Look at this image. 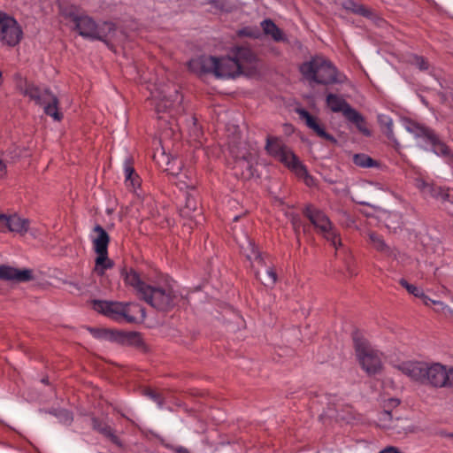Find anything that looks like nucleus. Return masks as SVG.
Wrapping results in <instances>:
<instances>
[{"label":"nucleus","instance_id":"obj_5","mask_svg":"<svg viewBox=\"0 0 453 453\" xmlns=\"http://www.w3.org/2000/svg\"><path fill=\"white\" fill-rule=\"evenodd\" d=\"M399 371L413 380L434 387H446L447 369L440 364L428 365L422 362H403L398 365Z\"/></svg>","mask_w":453,"mask_h":453},{"label":"nucleus","instance_id":"obj_19","mask_svg":"<svg viewBox=\"0 0 453 453\" xmlns=\"http://www.w3.org/2000/svg\"><path fill=\"white\" fill-rule=\"evenodd\" d=\"M126 186L134 192L141 186V178L134 168V160L131 157H127L123 164Z\"/></svg>","mask_w":453,"mask_h":453},{"label":"nucleus","instance_id":"obj_42","mask_svg":"<svg viewBox=\"0 0 453 453\" xmlns=\"http://www.w3.org/2000/svg\"><path fill=\"white\" fill-rule=\"evenodd\" d=\"M177 453H189L188 450L186 448L179 447L176 449Z\"/></svg>","mask_w":453,"mask_h":453},{"label":"nucleus","instance_id":"obj_36","mask_svg":"<svg viewBox=\"0 0 453 453\" xmlns=\"http://www.w3.org/2000/svg\"><path fill=\"white\" fill-rule=\"evenodd\" d=\"M447 386L449 387H453V368L449 369V371H447Z\"/></svg>","mask_w":453,"mask_h":453},{"label":"nucleus","instance_id":"obj_13","mask_svg":"<svg viewBox=\"0 0 453 453\" xmlns=\"http://www.w3.org/2000/svg\"><path fill=\"white\" fill-rule=\"evenodd\" d=\"M414 185L425 197L429 196L438 199L441 203H450L453 204V194H450L449 188L435 186L428 179L421 176L415 179Z\"/></svg>","mask_w":453,"mask_h":453},{"label":"nucleus","instance_id":"obj_30","mask_svg":"<svg viewBox=\"0 0 453 453\" xmlns=\"http://www.w3.org/2000/svg\"><path fill=\"white\" fill-rule=\"evenodd\" d=\"M344 7L347 10H351L355 13L365 15L366 14V9L362 6L355 4L353 1H347L344 4Z\"/></svg>","mask_w":453,"mask_h":453},{"label":"nucleus","instance_id":"obj_44","mask_svg":"<svg viewBox=\"0 0 453 453\" xmlns=\"http://www.w3.org/2000/svg\"><path fill=\"white\" fill-rule=\"evenodd\" d=\"M238 219H239V217H238V216H235V217H234V221H236V220H238Z\"/></svg>","mask_w":453,"mask_h":453},{"label":"nucleus","instance_id":"obj_32","mask_svg":"<svg viewBox=\"0 0 453 453\" xmlns=\"http://www.w3.org/2000/svg\"><path fill=\"white\" fill-rule=\"evenodd\" d=\"M412 64L418 66L420 70H427L429 67L428 62L423 57L419 56H414Z\"/></svg>","mask_w":453,"mask_h":453},{"label":"nucleus","instance_id":"obj_20","mask_svg":"<svg viewBox=\"0 0 453 453\" xmlns=\"http://www.w3.org/2000/svg\"><path fill=\"white\" fill-rule=\"evenodd\" d=\"M110 236L107 232L100 226L96 225L93 228L92 243L96 253L108 252Z\"/></svg>","mask_w":453,"mask_h":453},{"label":"nucleus","instance_id":"obj_27","mask_svg":"<svg viewBox=\"0 0 453 453\" xmlns=\"http://www.w3.org/2000/svg\"><path fill=\"white\" fill-rule=\"evenodd\" d=\"M260 280L265 286L273 287L277 280V274L275 270L272 267H266L265 277Z\"/></svg>","mask_w":453,"mask_h":453},{"label":"nucleus","instance_id":"obj_22","mask_svg":"<svg viewBox=\"0 0 453 453\" xmlns=\"http://www.w3.org/2000/svg\"><path fill=\"white\" fill-rule=\"evenodd\" d=\"M92 424L94 429L109 438L113 443L119 444V438L114 434L113 429L103 420L93 418Z\"/></svg>","mask_w":453,"mask_h":453},{"label":"nucleus","instance_id":"obj_40","mask_svg":"<svg viewBox=\"0 0 453 453\" xmlns=\"http://www.w3.org/2000/svg\"><path fill=\"white\" fill-rule=\"evenodd\" d=\"M380 453H400L397 449H395V448H388L384 450H382L381 452Z\"/></svg>","mask_w":453,"mask_h":453},{"label":"nucleus","instance_id":"obj_26","mask_svg":"<svg viewBox=\"0 0 453 453\" xmlns=\"http://www.w3.org/2000/svg\"><path fill=\"white\" fill-rule=\"evenodd\" d=\"M238 36L240 37H250V38H259L261 35L260 29L257 27H245L242 29H239L237 32Z\"/></svg>","mask_w":453,"mask_h":453},{"label":"nucleus","instance_id":"obj_14","mask_svg":"<svg viewBox=\"0 0 453 453\" xmlns=\"http://www.w3.org/2000/svg\"><path fill=\"white\" fill-rule=\"evenodd\" d=\"M153 97L155 99V108L157 112L173 110L178 113L182 110L181 103L183 97L175 88L169 95H166L165 91H161L158 92V95H154Z\"/></svg>","mask_w":453,"mask_h":453},{"label":"nucleus","instance_id":"obj_38","mask_svg":"<svg viewBox=\"0 0 453 453\" xmlns=\"http://www.w3.org/2000/svg\"><path fill=\"white\" fill-rule=\"evenodd\" d=\"M187 207L195 211L196 208V202L194 200H191L189 197H188L187 198Z\"/></svg>","mask_w":453,"mask_h":453},{"label":"nucleus","instance_id":"obj_37","mask_svg":"<svg viewBox=\"0 0 453 453\" xmlns=\"http://www.w3.org/2000/svg\"><path fill=\"white\" fill-rule=\"evenodd\" d=\"M252 256L254 257V259H255L256 261H257L258 263H261V262L263 261V258H262L261 255H260L257 251L253 250V251H252V255H249V256H248V258H249L250 260H251V259L253 258V257H252Z\"/></svg>","mask_w":453,"mask_h":453},{"label":"nucleus","instance_id":"obj_46","mask_svg":"<svg viewBox=\"0 0 453 453\" xmlns=\"http://www.w3.org/2000/svg\"><path fill=\"white\" fill-rule=\"evenodd\" d=\"M385 415L389 416L390 413L389 412H385Z\"/></svg>","mask_w":453,"mask_h":453},{"label":"nucleus","instance_id":"obj_21","mask_svg":"<svg viewBox=\"0 0 453 453\" xmlns=\"http://www.w3.org/2000/svg\"><path fill=\"white\" fill-rule=\"evenodd\" d=\"M263 33L271 37L274 42H287L288 38L284 32L270 19H264L261 24Z\"/></svg>","mask_w":453,"mask_h":453},{"label":"nucleus","instance_id":"obj_8","mask_svg":"<svg viewBox=\"0 0 453 453\" xmlns=\"http://www.w3.org/2000/svg\"><path fill=\"white\" fill-rule=\"evenodd\" d=\"M403 126L405 130L411 134L418 143L430 147L436 155L443 157L449 164L453 163V152L434 130L410 119L404 120Z\"/></svg>","mask_w":453,"mask_h":453},{"label":"nucleus","instance_id":"obj_11","mask_svg":"<svg viewBox=\"0 0 453 453\" xmlns=\"http://www.w3.org/2000/svg\"><path fill=\"white\" fill-rule=\"evenodd\" d=\"M265 150L267 153L277 158L296 174L303 176L306 174V169L301 164L297 157L284 144L281 139L274 136H268L266 139Z\"/></svg>","mask_w":453,"mask_h":453},{"label":"nucleus","instance_id":"obj_33","mask_svg":"<svg viewBox=\"0 0 453 453\" xmlns=\"http://www.w3.org/2000/svg\"><path fill=\"white\" fill-rule=\"evenodd\" d=\"M359 118H360V119H358L357 121H351V122L356 125L357 129L362 134H364L365 135H370V131L368 130V128L365 127V119H364L363 116L360 113H359Z\"/></svg>","mask_w":453,"mask_h":453},{"label":"nucleus","instance_id":"obj_29","mask_svg":"<svg viewBox=\"0 0 453 453\" xmlns=\"http://www.w3.org/2000/svg\"><path fill=\"white\" fill-rule=\"evenodd\" d=\"M400 284L411 295L420 297L423 296V291L418 287L410 284L406 280L401 279Z\"/></svg>","mask_w":453,"mask_h":453},{"label":"nucleus","instance_id":"obj_34","mask_svg":"<svg viewBox=\"0 0 453 453\" xmlns=\"http://www.w3.org/2000/svg\"><path fill=\"white\" fill-rule=\"evenodd\" d=\"M91 332L96 338H106L110 334V332L104 329H93Z\"/></svg>","mask_w":453,"mask_h":453},{"label":"nucleus","instance_id":"obj_16","mask_svg":"<svg viewBox=\"0 0 453 453\" xmlns=\"http://www.w3.org/2000/svg\"><path fill=\"white\" fill-rule=\"evenodd\" d=\"M326 104L334 112H342L343 116L349 121L360 119L359 112L353 109L344 99L334 94L326 96Z\"/></svg>","mask_w":453,"mask_h":453},{"label":"nucleus","instance_id":"obj_3","mask_svg":"<svg viewBox=\"0 0 453 453\" xmlns=\"http://www.w3.org/2000/svg\"><path fill=\"white\" fill-rule=\"evenodd\" d=\"M65 15L73 23V29L84 38L105 42L116 30L111 22L96 23L90 16L76 6L65 11Z\"/></svg>","mask_w":453,"mask_h":453},{"label":"nucleus","instance_id":"obj_7","mask_svg":"<svg viewBox=\"0 0 453 453\" xmlns=\"http://www.w3.org/2000/svg\"><path fill=\"white\" fill-rule=\"evenodd\" d=\"M18 89L36 105L42 106L44 113L54 120L60 121L63 119V113L58 111V99L49 88L37 86L25 80L19 82Z\"/></svg>","mask_w":453,"mask_h":453},{"label":"nucleus","instance_id":"obj_23","mask_svg":"<svg viewBox=\"0 0 453 453\" xmlns=\"http://www.w3.org/2000/svg\"><path fill=\"white\" fill-rule=\"evenodd\" d=\"M378 121L388 139L390 140L395 145H397L398 143L394 135V124L392 119L388 115L380 114L378 116Z\"/></svg>","mask_w":453,"mask_h":453},{"label":"nucleus","instance_id":"obj_2","mask_svg":"<svg viewBox=\"0 0 453 453\" xmlns=\"http://www.w3.org/2000/svg\"><path fill=\"white\" fill-rule=\"evenodd\" d=\"M121 276L126 285L132 287L140 299L158 311L172 310L181 298L174 285L167 280L148 283L134 269H123Z\"/></svg>","mask_w":453,"mask_h":453},{"label":"nucleus","instance_id":"obj_9","mask_svg":"<svg viewBox=\"0 0 453 453\" xmlns=\"http://www.w3.org/2000/svg\"><path fill=\"white\" fill-rule=\"evenodd\" d=\"M356 355L362 368L369 374H376L382 366L380 352L373 349L359 332L353 334Z\"/></svg>","mask_w":453,"mask_h":453},{"label":"nucleus","instance_id":"obj_4","mask_svg":"<svg viewBox=\"0 0 453 453\" xmlns=\"http://www.w3.org/2000/svg\"><path fill=\"white\" fill-rule=\"evenodd\" d=\"M300 72L306 81L317 84H343L348 81L344 73L339 72L329 60L320 56L303 63Z\"/></svg>","mask_w":453,"mask_h":453},{"label":"nucleus","instance_id":"obj_15","mask_svg":"<svg viewBox=\"0 0 453 453\" xmlns=\"http://www.w3.org/2000/svg\"><path fill=\"white\" fill-rule=\"evenodd\" d=\"M29 224L28 219L17 214L6 215L0 213V232H12L23 235L28 231Z\"/></svg>","mask_w":453,"mask_h":453},{"label":"nucleus","instance_id":"obj_17","mask_svg":"<svg viewBox=\"0 0 453 453\" xmlns=\"http://www.w3.org/2000/svg\"><path fill=\"white\" fill-rule=\"evenodd\" d=\"M0 280L12 282H27L33 280V271L30 269H18L7 265H1Z\"/></svg>","mask_w":453,"mask_h":453},{"label":"nucleus","instance_id":"obj_1","mask_svg":"<svg viewBox=\"0 0 453 453\" xmlns=\"http://www.w3.org/2000/svg\"><path fill=\"white\" fill-rule=\"evenodd\" d=\"M256 62V55L247 46H235L231 50V56L217 58L201 56L192 58L188 69L197 74H213L217 78H234L241 74L247 65Z\"/></svg>","mask_w":453,"mask_h":453},{"label":"nucleus","instance_id":"obj_24","mask_svg":"<svg viewBox=\"0 0 453 453\" xmlns=\"http://www.w3.org/2000/svg\"><path fill=\"white\" fill-rule=\"evenodd\" d=\"M97 257L96 258V265H95V272L98 275H103L104 273V271L111 268L113 265V263L111 259L108 257V252L106 253H96Z\"/></svg>","mask_w":453,"mask_h":453},{"label":"nucleus","instance_id":"obj_10","mask_svg":"<svg viewBox=\"0 0 453 453\" xmlns=\"http://www.w3.org/2000/svg\"><path fill=\"white\" fill-rule=\"evenodd\" d=\"M303 214L336 250L342 247V243L339 232L323 211L311 205H308L305 207Z\"/></svg>","mask_w":453,"mask_h":453},{"label":"nucleus","instance_id":"obj_45","mask_svg":"<svg viewBox=\"0 0 453 453\" xmlns=\"http://www.w3.org/2000/svg\"><path fill=\"white\" fill-rule=\"evenodd\" d=\"M256 275H257V278H259V272H257Z\"/></svg>","mask_w":453,"mask_h":453},{"label":"nucleus","instance_id":"obj_18","mask_svg":"<svg viewBox=\"0 0 453 453\" xmlns=\"http://www.w3.org/2000/svg\"><path fill=\"white\" fill-rule=\"evenodd\" d=\"M296 112L300 119L305 122L306 126L319 137L331 142H336L335 138L332 134L326 132L324 127L319 123L318 119L312 116L309 111L304 109H297Z\"/></svg>","mask_w":453,"mask_h":453},{"label":"nucleus","instance_id":"obj_12","mask_svg":"<svg viewBox=\"0 0 453 453\" xmlns=\"http://www.w3.org/2000/svg\"><path fill=\"white\" fill-rule=\"evenodd\" d=\"M22 35V29L17 20L0 12V42L3 45L14 47L19 43Z\"/></svg>","mask_w":453,"mask_h":453},{"label":"nucleus","instance_id":"obj_41","mask_svg":"<svg viewBox=\"0 0 453 453\" xmlns=\"http://www.w3.org/2000/svg\"><path fill=\"white\" fill-rule=\"evenodd\" d=\"M240 165L247 164L248 167H250V162L248 161L247 157L243 156L242 159L239 160L237 162Z\"/></svg>","mask_w":453,"mask_h":453},{"label":"nucleus","instance_id":"obj_6","mask_svg":"<svg viewBox=\"0 0 453 453\" xmlns=\"http://www.w3.org/2000/svg\"><path fill=\"white\" fill-rule=\"evenodd\" d=\"M93 309L118 322L136 323L145 318L144 309L136 303L94 300Z\"/></svg>","mask_w":453,"mask_h":453},{"label":"nucleus","instance_id":"obj_39","mask_svg":"<svg viewBox=\"0 0 453 453\" xmlns=\"http://www.w3.org/2000/svg\"><path fill=\"white\" fill-rule=\"evenodd\" d=\"M6 173V166L4 163L0 160V178L4 177Z\"/></svg>","mask_w":453,"mask_h":453},{"label":"nucleus","instance_id":"obj_35","mask_svg":"<svg viewBox=\"0 0 453 453\" xmlns=\"http://www.w3.org/2000/svg\"><path fill=\"white\" fill-rule=\"evenodd\" d=\"M420 298L423 300L424 303L427 306H430L431 304H438L441 307L444 306L443 303L441 302H439V301H434L431 298H429L428 296H426V295L423 294V296H420Z\"/></svg>","mask_w":453,"mask_h":453},{"label":"nucleus","instance_id":"obj_28","mask_svg":"<svg viewBox=\"0 0 453 453\" xmlns=\"http://www.w3.org/2000/svg\"><path fill=\"white\" fill-rule=\"evenodd\" d=\"M353 162L361 167H372L374 165V161L365 154H356L353 157Z\"/></svg>","mask_w":453,"mask_h":453},{"label":"nucleus","instance_id":"obj_25","mask_svg":"<svg viewBox=\"0 0 453 453\" xmlns=\"http://www.w3.org/2000/svg\"><path fill=\"white\" fill-rule=\"evenodd\" d=\"M369 241L371 244L380 252H388V247L384 242L382 237L376 233L369 234Z\"/></svg>","mask_w":453,"mask_h":453},{"label":"nucleus","instance_id":"obj_43","mask_svg":"<svg viewBox=\"0 0 453 453\" xmlns=\"http://www.w3.org/2000/svg\"><path fill=\"white\" fill-rule=\"evenodd\" d=\"M42 382L47 384L48 383V379L47 378L46 379H42Z\"/></svg>","mask_w":453,"mask_h":453},{"label":"nucleus","instance_id":"obj_31","mask_svg":"<svg viewBox=\"0 0 453 453\" xmlns=\"http://www.w3.org/2000/svg\"><path fill=\"white\" fill-rule=\"evenodd\" d=\"M145 395H148L155 403H157L158 404V406H162V404H163L162 396L158 392H157L151 388H147L145 390Z\"/></svg>","mask_w":453,"mask_h":453}]
</instances>
